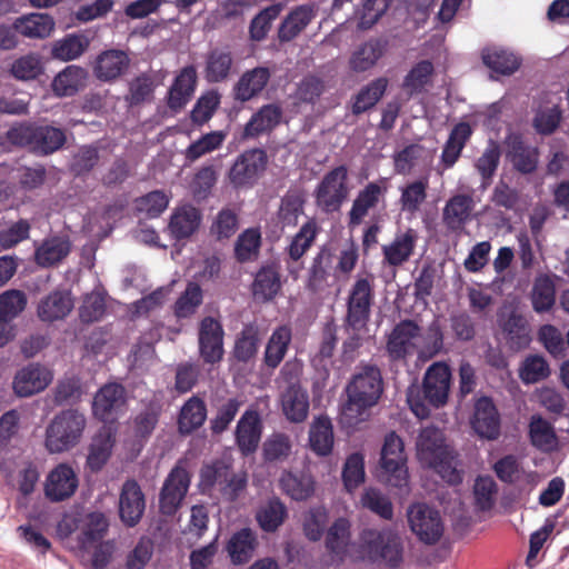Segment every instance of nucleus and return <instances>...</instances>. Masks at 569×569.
<instances>
[{
    "instance_id": "34",
    "label": "nucleus",
    "mask_w": 569,
    "mask_h": 569,
    "mask_svg": "<svg viewBox=\"0 0 569 569\" xmlns=\"http://www.w3.org/2000/svg\"><path fill=\"white\" fill-rule=\"evenodd\" d=\"M282 108L276 103L262 106L246 123L243 134L247 138H257L271 132L281 122Z\"/></svg>"
},
{
    "instance_id": "22",
    "label": "nucleus",
    "mask_w": 569,
    "mask_h": 569,
    "mask_svg": "<svg viewBox=\"0 0 569 569\" xmlns=\"http://www.w3.org/2000/svg\"><path fill=\"white\" fill-rule=\"evenodd\" d=\"M387 186H380L379 182H369L360 189L348 212L349 226L361 224L369 212L385 200Z\"/></svg>"
},
{
    "instance_id": "16",
    "label": "nucleus",
    "mask_w": 569,
    "mask_h": 569,
    "mask_svg": "<svg viewBox=\"0 0 569 569\" xmlns=\"http://www.w3.org/2000/svg\"><path fill=\"white\" fill-rule=\"evenodd\" d=\"M146 510V496L134 479L123 482L118 502V512L121 522L128 527H136L142 519Z\"/></svg>"
},
{
    "instance_id": "26",
    "label": "nucleus",
    "mask_w": 569,
    "mask_h": 569,
    "mask_svg": "<svg viewBox=\"0 0 569 569\" xmlns=\"http://www.w3.org/2000/svg\"><path fill=\"white\" fill-rule=\"evenodd\" d=\"M506 158L516 171L530 174L537 170L539 151L537 147L527 143L520 136H511L507 140Z\"/></svg>"
},
{
    "instance_id": "20",
    "label": "nucleus",
    "mask_w": 569,
    "mask_h": 569,
    "mask_svg": "<svg viewBox=\"0 0 569 569\" xmlns=\"http://www.w3.org/2000/svg\"><path fill=\"white\" fill-rule=\"evenodd\" d=\"M52 372L40 363H30L20 369L12 387L17 396L30 397L44 390L52 381Z\"/></svg>"
},
{
    "instance_id": "36",
    "label": "nucleus",
    "mask_w": 569,
    "mask_h": 569,
    "mask_svg": "<svg viewBox=\"0 0 569 569\" xmlns=\"http://www.w3.org/2000/svg\"><path fill=\"white\" fill-rule=\"evenodd\" d=\"M281 408L291 422H302L309 413V396L300 385H290L281 393Z\"/></svg>"
},
{
    "instance_id": "56",
    "label": "nucleus",
    "mask_w": 569,
    "mask_h": 569,
    "mask_svg": "<svg viewBox=\"0 0 569 569\" xmlns=\"http://www.w3.org/2000/svg\"><path fill=\"white\" fill-rule=\"evenodd\" d=\"M529 438L533 447L541 451H551L557 443L552 425L539 415H533L529 422Z\"/></svg>"
},
{
    "instance_id": "43",
    "label": "nucleus",
    "mask_w": 569,
    "mask_h": 569,
    "mask_svg": "<svg viewBox=\"0 0 569 569\" xmlns=\"http://www.w3.org/2000/svg\"><path fill=\"white\" fill-rule=\"evenodd\" d=\"M207 418L206 402L198 396L189 398L180 409L178 417V430L187 436L199 429Z\"/></svg>"
},
{
    "instance_id": "18",
    "label": "nucleus",
    "mask_w": 569,
    "mask_h": 569,
    "mask_svg": "<svg viewBox=\"0 0 569 569\" xmlns=\"http://www.w3.org/2000/svg\"><path fill=\"white\" fill-rule=\"evenodd\" d=\"M126 405V390L120 383H107L96 393L92 402L94 417L103 422L113 421Z\"/></svg>"
},
{
    "instance_id": "5",
    "label": "nucleus",
    "mask_w": 569,
    "mask_h": 569,
    "mask_svg": "<svg viewBox=\"0 0 569 569\" xmlns=\"http://www.w3.org/2000/svg\"><path fill=\"white\" fill-rule=\"evenodd\" d=\"M86 425L87 419L79 410H62L47 427L46 448L51 453H61L72 449L80 442Z\"/></svg>"
},
{
    "instance_id": "35",
    "label": "nucleus",
    "mask_w": 569,
    "mask_h": 569,
    "mask_svg": "<svg viewBox=\"0 0 569 569\" xmlns=\"http://www.w3.org/2000/svg\"><path fill=\"white\" fill-rule=\"evenodd\" d=\"M500 327L510 349L518 351L529 346L530 328L526 317L518 311L512 310L501 319Z\"/></svg>"
},
{
    "instance_id": "25",
    "label": "nucleus",
    "mask_w": 569,
    "mask_h": 569,
    "mask_svg": "<svg viewBox=\"0 0 569 569\" xmlns=\"http://www.w3.org/2000/svg\"><path fill=\"white\" fill-rule=\"evenodd\" d=\"M418 239V232L412 228L397 232L393 240L381 248L383 263L393 268L405 264L415 253Z\"/></svg>"
},
{
    "instance_id": "21",
    "label": "nucleus",
    "mask_w": 569,
    "mask_h": 569,
    "mask_svg": "<svg viewBox=\"0 0 569 569\" xmlns=\"http://www.w3.org/2000/svg\"><path fill=\"white\" fill-rule=\"evenodd\" d=\"M78 485V477L72 467L59 463L47 477L44 493L50 501L60 502L73 496Z\"/></svg>"
},
{
    "instance_id": "2",
    "label": "nucleus",
    "mask_w": 569,
    "mask_h": 569,
    "mask_svg": "<svg viewBox=\"0 0 569 569\" xmlns=\"http://www.w3.org/2000/svg\"><path fill=\"white\" fill-rule=\"evenodd\" d=\"M417 458L425 467L433 469L449 485H459L462 476L455 466L453 450L446 443L443 432L428 426L420 430L417 441Z\"/></svg>"
},
{
    "instance_id": "17",
    "label": "nucleus",
    "mask_w": 569,
    "mask_h": 569,
    "mask_svg": "<svg viewBox=\"0 0 569 569\" xmlns=\"http://www.w3.org/2000/svg\"><path fill=\"white\" fill-rule=\"evenodd\" d=\"M263 431L261 416L257 409H247L237 422L234 430L236 445L242 456L257 451Z\"/></svg>"
},
{
    "instance_id": "58",
    "label": "nucleus",
    "mask_w": 569,
    "mask_h": 569,
    "mask_svg": "<svg viewBox=\"0 0 569 569\" xmlns=\"http://www.w3.org/2000/svg\"><path fill=\"white\" fill-rule=\"evenodd\" d=\"M435 68L431 61L421 60L416 63L402 81V89L410 96L421 93L431 82Z\"/></svg>"
},
{
    "instance_id": "12",
    "label": "nucleus",
    "mask_w": 569,
    "mask_h": 569,
    "mask_svg": "<svg viewBox=\"0 0 569 569\" xmlns=\"http://www.w3.org/2000/svg\"><path fill=\"white\" fill-rule=\"evenodd\" d=\"M267 154L262 149H250L239 154L229 169L228 178L236 188L252 187L267 167Z\"/></svg>"
},
{
    "instance_id": "15",
    "label": "nucleus",
    "mask_w": 569,
    "mask_h": 569,
    "mask_svg": "<svg viewBox=\"0 0 569 569\" xmlns=\"http://www.w3.org/2000/svg\"><path fill=\"white\" fill-rule=\"evenodd\" d=\"M335 253L328 246L319 248L307 270L305 287L311 293H320L335 281Z\"/></svg>"
},
{
    "instance_id": "42",
    "label": "nucleus",
    "mask_w": 569,
    "mask_h": 569,
    "mask_svg": "<svg viewBox=\"0 0 569 569\" xmlns=\"http://www.w3.org/2000/svg\"><path fill=\"white\" fill-rule=\"evenodd\" d=\"M306 194L300 188H289L280 200L277 217L282 227H296L305 212Z\"/></svg>"
},
{
    "instance_id": "44",
    "label": "nucleus",
    "mask_w": 569,
    "mask_h": 569,
    "mask_svg": "<svg viewBox=\"0 0 569 569\" xmlns=\"http://www.w3.org/2000/svg\"><path fill=\"white\" fill-rule=\"evenodd\" d=\"M114 442V436L107 428L93 436L87 456V466L91 471L97 472L103 468L111 456Z\"/></svg>"
},
{
    "instance_id": "19",
    "label": "nucleus",
    "mask_w": 569,
    "mask_h": 569,
    "mask_svg": "<svg viewBox=\"0 0 569 569\" xmlns=\"http://www.w3.org/2000/svg\"><path fill=\"white\" fill-rule=\"evenodd\" d=\"M500 415L492 399L482 396L475 402L471 427L481 438L495 440L500 436Z\"/></svg>"
},
{
    "instance_id": "13",
    "label": "nucleus",
    "mask_w": 569,
    "mask_h": 569,
    "mask_svg": "<svg viewBox=\"0 0 569 569\" xmlns=\"http://www.w3.org/2000/svg\"><path fill=\"white\" fill-rule=\"evenodd\" d=\"M191 477L188 470L177 465L167 476L159 493V510L162 515L172 516L180 508L188 493Z\"/></svg>"
},
{
    "instance_id": "60",
    "label": "nucleus",
    "mask_w": 569,
    "mask_h": 569,
    "mask_svg": "<svg viewBox=\"0 0 569 569\" xmlns=\"http://www.w3.org/2000/svg\"><path fill=\"white\" fill-rule=\"evenodd\" d=\"M429 181L427 178L413 180L401 188L400 206L405 212L411 214L419 211L421 204L426 201Z\"/></svg>"
},
{
    "instance_id": "29",
    "label": "nucleus",
    "mask_w": 569,
    "mask_h": 569,
    "mask_svg": "<svg viewBox=\"0 0 569 569\" xmlns=\"http://www.w3.org/2000/svg\"><path fill=\"white\" fill-rule=\"evenodd\" d=\"M129 63L130 58L124 51L109 49L97 57L93 72L101 81H112L126 72Z\"/></svg>"
},
{
    "instance_id": "41",
    "label": "nucleus",
    "mask_w": 569,
    "mask_h": 569,
    "mask_svg": "<svg viewBox=\"0 0 569 569\" xmlns=\"http://www.w3.org/2000/svg\"><path fill=\"white\" fill-rule=\"evenodd\" d=\"M292 340V331L288 326L277 327L264 349L263 363L269 369H276L284 359Z\"/></svg>"
},
{
    "instance_id": "46",
    "label": "nucleus",
    "mask_w": 569,
    "mask_h": 569,
    "mask_svg": "<svg viewBox=\"0 0 569 569\" xmlns=\"http://www.w3.org/2000/svg\"><path fill=\"white\" fill-rule=\"evenodd\" d=\"M333 427L327 416L317 417L309 429L310 449L318 456L326 457L333 448Z\"/></svg>"
},
{
    "instance_id": "55",
    "label": "nucleus",
    "mask_w": 569,
    "mask_h": 569,
    "mask_svg": "<svg viewBox=\"0 0 569 569\" xmlns=\"http://www.w3.org/2000/svg\"><path fill=\"white\" fill-rule=\"evenodd\" d=\"M481 58L486 67L505 76L515 73L521 64L513 53L501 48H486L482 50Z\"/></svg>"
},
{
    "instance_id": "9",
    "label": "nucleus",
    "mask_w": 569,
    "mask_h": 569,
    "mask_svg": "<svg viewBox=\"0 0 569 569\" xmlns=\"http://www.w3.org/2000/svg\"><path fill=\"white\" fill-rule=\"evenodd\" d=\"M375 301L372 274L358 276L351 286L347 298L345 325L353 331H360L369 322L371 307Z\"/></svg>"
},
{
    "instance_id": "59",
    "label": "nucleus",
    "mask_w": 569,
    "mask_h": 569,
    "mask_svg": "<svg viewBox=\"0 0 569 569\" xmlns=\"http://www.w3.org/2000/svg\"><path fill=\"white\" fill-rule=\"evenodd\" d=\"M261 248V233L258 228L242 231L234 243V258L240 263L253 261Z\"/></svg>"
},
{
    "instance_id": "63",
    "label": "nucleus",
    "mask_w": 569,
    "mask_h": 569,
    "mask_svg": "<svg viewBox=\"0 0 569 569\" xmlns=\"http://www.w3.org/2000/svg\"><path fill=\"white\" fill-rule=\"evenodd\" d=\"M203 293L197 282H188L184 291L177 299L173 313L179 319H186L196 313L198 307L202 303Z\"/></svg>"
},
{
    "instance_id": "54",
    "label": "nucleus",
    "mask_w": 569,
    "mask_h": 569,
    "mask_svg": "<svg viewBox=\"0 0 569 569\" xmlns=\"http://www.w3.org/2000/svg\"><path fill=\"white\" fill-rule=\"evenodd\" d=\"M287 517V507L277 497L269 499L264 505H262L256 515V519L260 528L266 532L277 531Z\"/></svg>"
},
{
    "instance_id": "8",
    "label": "nucleus",
    "mask_w": 569,
    "mask_h": 569,
    "mask_svg": "<svg viewBox=\"0 0 569 569\" xmlns=\"http://www.w3.org/2000/svg\"><path fill=\"white\" fill-rule=\"evenodd\" d=\"M348 168L345 164L329 170L317 184L313 197L317 208L326 214L340 211L349 196Z\"/></svg>"
},
{
    "instance_id": "61",
    "label": "nucleus",
    "mask_w": 569,
    "mask_h": 569,
    "mask_svg": "<svg viewBox=\"0 0 569 569\" xmlns=\"http://www.w3.org/2000/svg\"><path fill=\"white\" fill-rule=\"evenodd\" d=\"M556 302V287L548 276L538 277L531 291V303L536 312L549 311Z\"/></svg>"
},
{
    "instance_id": "30",
    "label": "nucleus",
    "mask_w": 569,
    "mask_h": 569,
    "mask_svg": "<svg viewBox=\"0 0 569 569\" xmlns=\"http://www.w3.org/2000/svg\"><path fill=\"white\" fill-rule=\"evenodd\" d=\"M72 308L71 293L64 290H54L40 300L37 313L41 321L53 322L64 319Z\"/></svg>"
},
{
    "instance_id": "33",
    "label": "nucleus",
    "mask_w": 569,
    "mask_h": 569,
    "mask_svg": "<svg viewBox=\"0 0 569 569\" xmlns=\"http://www.w3.org/2000/svg\"><path fill=\"white\" fill-rule=\"evenodd\" d=\"M472 133L473 130L468 122L461 121L453 126L440 157L443 169H450L456 164Z\"/></svg>"
},
{
    "instance_id": "14",
    "label": "nucleus",
    "mask_w": 569,
    "mask_h": 569,
    "mask_svg": "<svg viewBox=\"0 0 569 569\" xmlns=\"http://www.w3.org/2000/svg\"><path fill=\"white\" fill-rule=\"evenodd\" d=\"M408 521L412 532L427 545L440 540L443 525L439 511L426 503H416L408 510Z\"/></svg>"
},
{
    "instance_id": "23",
    "label": "nucleus",
    "mask_w": 569,
    "mask_h": 569,
    "mask_svg": "<svg viewBox=\"0 0 569 569\" xmlns=\"http://www.w3.org/2000/svg\"><path fill=\"white\" fill-rule=\"evenodd\" d=\"M419 336V327L412 320H402L392 329L387 341V352L391 360H403L412 355L416 345L415 338Z\"/></svg>"
},
{
    "instance_id": "27",
    "label": "nucleus",
    "mask_w": 569,
    "mask_h": 569,
    "mask_svg": "<svg viewBox=\"0 0 569 569\" xmlns=\"http://www.w3.org/2000/svg\"><path fill=\"white\" fill-rule=\"evenodd\" d=\"M475 208L473 198L470 194L459 193L452 196L443 207L442 222L452 232L463 229L471 219Z\"/></svg>"
},
{
    "instance_id": "49",
    "label": "nucleus",
    "mask_w": 569,
    "mask_h": 569,
    "mask_svg": "<svg viewBox=\"0 0 569 569\" xmlns=\"http://www.w3.org/2000/svg\"><path fill=\"white\" fill-rule=\"evenodd\" d=\"M233 66L231 51L227 49H212L206 59L204 78L210 83L222 82L230 76Z\"/></svg>"
},
{
    "instance_id": "7",
    "label": "nucleus",
    "mask_w": 569,
    "mask_h": 569,
    "mask_svg": "<svg viewBox=\"0 0 569 569\" xmlns=\"http://www.w3.org/2000/svg\"><path fill=\"white\" fill-rule=\"evenodd\" d=\"M246 472H234L232 465L226 460L217 459L204 465L200 470V487L202 490L217 488L221 496L236 501L247 487Z\"/></svg>"
},
{
    "instance_id": "1",
    "label": "nucleus",
    "mask_w": 569,
    "mask_h": 569,
    "mask_svg": "<svg viewBox=\"0 0 569 569\" xmlns=\"http://www.w3.org/2000/svg\"><path fill=\"white\" fill-rule=\"evenodd\" d=\"M383 391L380 368L372 363H360L346 386L347 401L341 409V422L355 427L365 421L368 411L378 405Z\"/></svg>"
},
{
    "instance_id": "51",
    "label": "nucleus",
    "mask_w": 569,
    "mask_h": 569,
    "mask_svg": "<svg viewBox=\"0 0 569 569\" xmlns=\"http://www.w3.org/2000/svg\"><path fill=\"white\" fill-rule=\"evenodd\" d=\"M313 17V9L309 6H299L291 10L279 27V40L281 42L293 40L311 22Z\"/></svg>"
},
{
    "instance_id": "52",
    "label": "nucleus",
    "mask_w": 569,
    "mask_h": 569,
    "mask_svg": "<svg viewBox=\"0 0 569 569\" xmlns=\"http://www.w3.org/2000/svg\"><path fill=\"white\" fill-rule=\"evenodd\" d=\"M389 81L379 77L362 87L353 98L352 114L359 116L373 108L385 96Z\"/></svg>"
},
{
    "instance_id": "10",
    "label": "nucleus",
    "mask_w": 569,
    "mask_h": 569,
    "mask_svg": "<svg viewBox=\"0 0 569 569\" xmlns=\"http://www.w3.org/2000/svg\"><path fill=\"white\" fill-rule=\"evenodd\" d=\"M407 457L402 439L391 431L385 437L381 449L380 465L387 477V482L397 488L408 483Z\"/></svg>"
},
{
    "instance_id": "38",
    "label": "nucleus",
    "mask_w": 569,
    "mask_h": 569,
    "mask_svg": "<svg viewBox=\"0 0 569 569\" xmlns=\"http://www.w3.org/2000/svg\"><path fill=\"white\" fill-rule=\"evenodd\" d=\"M90 38L83 32L68 33L51 44V57L68 62L80 58L90 47Z\"/></svg>"
},
{
    "instance_id": "47",
    "label": "nucleus",
    "mask_w": 569,
    "mask_h": 569,
    "mask_svg": "<svg viewBox=\"0 0 569 569\" xmlns=\"http://www.w3.org/2000/svg\"><path fill=\"white\" fill-rule=\"evenodd\" d=\"M321 228L315 218L308 219L292 237L290 243L286 248V252L290 260L299 261L313 246Z\"/></svg>"
},
{
    "instance_id": "31",
    "label": "nucleus",
    "mask_w": 569,
    "mask_h": 569,
    "mask_svg": "<svg viewBox=\"0 0 569 569\" xmlns=\"http://www.w3.org/2000/svg\"><path fill=\"white\" fill-rule=\"evenodd\" d=\"M281 289L280 267L269 262L259 268L252 282V293L258 300L270 301Z\"/></svg>"
},
{
    "instance_id": "6",
    "label": "nucleus",
    "mask_w": 569,
    "mask_h": 569,
    "mask_svg": "<svg viewBox=\"0 0 569 569\" xmlns=\"http://www.w3.org/2000/svg\"><path fill=\"white\" fill-rule=\"evenodd\" d=\"M9 140L17 146L29 147L34 152L48 156L63 147L66 132L57 127L37 123H20L8 132Z\"/></svg>"
},
{
    "instance_id": "4",
    "label": "nucleus",
    "mask_w": 569,
    "mask_h": 569,
    "mask_svg": "<svg viewBox=\"0 0 569 569\" xmlns=\"http://www.w3.org/2000/svg\"><path fill=\"white\" fill-rule=\"evenodd\" d=\"M358 551L371 563H382L397 569L402 563L403 548L400 538L390 529L365 528L359 533Z\"/></svg>"
},
{
    "instance_id": "57",
    "label": "nucleus",
    "mask_w": 569,
    "mask_h": 569,
    "mask_svg": "<svg viewBox=\"0 0 569 569\" xmlns=\"http://www.w3.org/2000/svg\"><path fill=\"white\" fill-rule=\"evenodd\" d=\"M282 491L296 501H303L310 498L315 491V481L306 473H283L280 478Z\"/></svg>"
},
{
    "instance_id": "3",
    "label": "nucleus",
    "mask_w": 569,
    "mask_h": 569,
    "mask_svg": "<svg viewBox=\"0 0 569 569\" xmlns=\"http://www.w3.org/2000/svg\"><path fill=\"white\" fill-rule=\"evenodd\" d=\"M451 369L443 362H433L425 372L422 380V393L419 389H410L407 393V401L419 419H426L430 416V408H440L448 402L451 387Z\"/></svg>"
},
{
    "instance_id": "48",
    "label": "nucleus",
    "mask_w": 569,
    "mask_h": 569,
    "mask_svg": "<svg viewBox=\"0 0 569 569\" xmlns=\"http://www.w3.org/2000/svg\"><path fill=\"white\" fill-rule=\"evenodd\" d=\"M87 71L84 68L70 64L60 71L52 81V90L58 97H71L86 84Z\"/></svg>"
},
{
    "instance_id": "53",
    "label": "nucleus",
    "mask_w": 569,
    "mask_h": 569,
    "mask_svg": "<svg viewBox=\"0 0 569 569\" xmlns=\"http://www.w3.org/2000/svg\"><path fill=\"white\" fill-rule=\"evenodd\" d=\"M200 221V211L192 206H187L178 209L171 216L169 229L174 239L182 240L196 232Z\"/></svg>"
},
{
    "instance_id": "28",
    "label": "nucleus",
    "mask_w": 569,
    "mask_h": 569,
    "mask_svg": "<svg viewBox=\"0 0 569 569\" xmlns=\"http://www.w3.org/2000/svg\"><path fill=\"white\" fill-rule=\"evenodd\" d=\"M197 84V71L187 66L174 78L168 91L167 104L171 110H181L191 99Z\"/></svg>"
},
{
    "instance_id": "45",
    "label": "nucleus",
    "mask_w": 569,
    "mask_h": 569,
    "mask_svg": "<svg viewBox=\"0 0 569 569\" xmlns=\"http://www.w3.org/2000/svg\"><path fill=\"white\" fill-rule=\"evenodd\" d=\"M71 251V243L64 237H51L36 249L34 260L40 267H52L61 262Z\"/></svg>"
},
{
    "instance_id": "11",
    "label": "nucleus",
    "mask_w": 569,
    "mask_h": 569,
    "mask_svg": "<svg viewBox=\"0 0 569 569\" xmlns=\"http://www.w3.org/2000/svg\"><path fill=\"white\" fill-rule=\"evenodd\" d=\"M199 356L207 365L222 361L224 356V329L220 320L206 316L198 327Z\"/></svg>"
},
{
    "instance_id": "32",
    "label": "nucleus",
    "mask_w": 569,
    "mask_h": 569,
    "mask_svg": "<svg viewBox=\"0 0 569 569\" xmlns=\"http://www.w3.org/2000/svg\"><path fill=\"white\" fill-rule=\"evenodd\" d=\"M108 529L109 521L104 513L93 511L81 516L80 533L77 539L79 549L89 550L104 538Z\"/></svg>"
},
{
    "instance_id": "40",
    "label": "nucleus",
    "mask_w": 569,
    "mask_h": 569,
    "mask_svg": "<svg viewBox=\"0 0 569 569\" xmlns=\"http://www.w3.org/2000/svg\"><path fill=\"white\" fill-rule=\"evenodd\" d=\"M260 343L259 327L254 323L244 325L236 337L232 356L238 362L249 363L257 357Z\"/></svg>"
},
{
    "instance_id": "24",
    "label": "nucleus",
    "mask_w": 569,
    "mask_h": 569,
    "mask_svg": "<svg viewBox=\"0 0 569 569\" xmlns=\"http://www.w3.org/2000/svg\"><path fill=\"white\" fill-rule=\"evenodd\" d=\"M351 540V523L337 518L326 531L325 547L332 565H341L348 557Z\"/></svg>"
},
{
    "instance_id": "39",
    "label": "nucleus",
    "mask_w": 569,
    "mask_h": 569,
    "mask_svg": "<svg viewBox=\"0 0 569 569\" xmlns=\"http://www.w3.org/2000/svg\"><path fill=\"white\" fill-rule=\"evenodd\" d=\"M56 22L48 13H29L14 20L17 33L31 39H46L54 30Z\"/></svg>"
},
{
    "instance_id": "50",
    "label": "nucleus",
    "mask_w": 569,
    "mask_h": 569,
    "mask_svg": "<svg viewBox=\"0 0 569 569\" xmlns=\"http://www.w3.org/2000/svg\"><path fill=\"white\" fill-rule=\"evenodd\" d=\"M257 547V537L249 528L234 532L228 541L227 551L236 565L248 562Z\"/></svg>"
},
{
    "instance_id": "37",
    "label": "nucleus",
    "mask_w": 569,
    "mask_h": 569,
    "mask_svg": "<svg viewBox=\"0 0 569 569\" xmlns=\"http://www.w3.org/2000/svg\"><path fill=\"white\" fill-rule=\"evenodd\" d=\"M271 72L267 67H256L246 71L234 86V98L241 102L258 96L268 84Z\"/></svg>"
},
{
    "instance_id": "62",
    "label": "nucleus",
    "mask_w": 569,
    "mask_h": 569,
    "mask_svg": "<svg viewBox=\"0 0 569 569\" xmlns=\"http://www.w3.org/2000/svg\"><path fill=\"white\" fill-rule=\"evenodd\" d=\"M223 131H211L193 141L183 152L186 161L192 163L201 157L218 150L226 139Z\"/></svg>"
},
{
    "instance_id": "64",
    "label": "nucleus",
    "mask_w": 569,
    "mask_h": 569,
    "mask_svg": "<svg viewBox=\"0 0 569 569\" xmlns=\"http://www.w3.org/2000/svg\"><path fill=\"white\" fill-rule=\"evenodd\" d=\"M382 56L379 41L370 40L361 44L350 58V68L356 72H363L372 68Z\"/></svg>"
}]
</instances>
